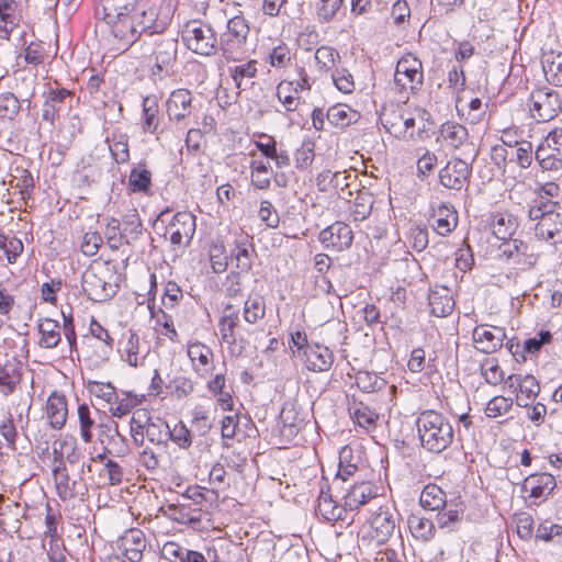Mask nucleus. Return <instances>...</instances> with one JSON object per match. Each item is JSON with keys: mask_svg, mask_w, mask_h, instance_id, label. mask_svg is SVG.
Here are the masks:
<instances>
[{"mask_svg": "<svg viewBox=\"0 0 562 562\" xmlns=\"http://www.w3.org/2000/svg\"><path fill=\"white\" fill-rule=\"evenodd\" d=\"M102 21L110 34L121 43L117 49H125L135 43L134 13L138 0H100Z\"/></svg>", "mask_w": 562, "mask_h": 562, "instance_id": "nucleus-1", "label": "nucleus"}, {"mask_svg": "<svg viewBox=\"0 0 562 562\" xmlns=\"http://www.w3.org/2000/svg\"><path fill=\"white\" fill-rule=\"evenodd\" d=\"M416 426L420 445L429 452L440 453L453 442V427L441 413L431 409L422 412Z\"/></svg>", "mask_w": 562, "mask_h": 562, "instance_id": "nucleus-2", "label": "nucleus"}, {"mask_svg": "<svg viewBox=\"0 0 562 562\" xmlns=\"http://www.w3.org/2000/svg\"><path fill=\"white\" fill-rule=\"evenodd\" d=\"M528 218L537 222L535 236L551 245L562 244V212L558 202L535 200L528 210Z\"/></svg>", "mask_w": 562, "mask_h": 562, "instance_id": "nucleus-3", "label": "nucleus"}, {"mask_svg": "<svg viewBox=\"0 0 562 562\" xmlns=\"http://www.w3.org/2000/svg\"><path fill=\"white\" fill-rule=\"evenodd\" d=\"M131 435L138 447L144 445L145 438L154 445L167 446L168 424L159 418H153L147 409H136L131 418Z\"/></svg>", "mask_w": 562, "mask_h": 562, "instance_id": "nucleus-4", "label": "nucleus"}, {"mask_svg": "<svg viewBox=\"0 0 562 562\" xmlns=\"http://www.w3.org/2000/svg\"><path fill=\"white\" fill-rule=\"evenodd\" d=\"M113 273L106 263L90 265L82 273L81 288L93 302H105L116 294Z\"/></svg>", "mask_w": 562, "mask_h": 562, "instance_id": "nucleus-5", "label": "nucleus"}, {"mask_svg": "<svg viewBox=\"0 0 562 562\" xmlns=\"http://www.w3.org/2000/svg\"><path fill=\"white\" fill-rule=\"evenodd\" d=\"M249 25L241 15H234L226 22V30L220 35V49L227 61H238L246 53Z\"/></svg>", "mask_w": 562, "mask_h": 562, "instance_id": "nucleus-6", "label": "nucleus"}, {"mask_svg": "<svg viewBox=\"0 0 562 562\" xmlns=\"http://www.w3.org/2000/svg\"><path fill=\"white\" fill-rule=\"evenodd\" d=\"M182 38L192 52L203 55H215L220 45L211 25L199 20L189 21L182 30Z\"/></svg>", "mask_w": 562, "mask_h": 562, "instance_id": "nucleus-7", "label": "nucleus"}, {"mask_svg": "<svg viewBox=\"0 0 562 562\" xmlns=\"http://www.w3.org/2000/svg\"><path fill=\"white\" fill-rule=\"evenodd\" d=\"M172 5L168 1L161 4L159 12L155 9L148 8L143 9L140 12L136 10L134 13V29H135V42L140 37L143 33L149 32V36L153 38L155 34L161 33L171 21Z\"/></svg>", "mask_w": 562, "mask_h": 562, "instance_id": "nucleus-8", "label": "nucleus"}, {"mask_svg": "<svg viewBox=\"0 0 562 562\" xmlns=\"http://www.w3.org/2000/svg\"><path fill=\"white\" fill-rule=\"evenodd\" d=\"M150 44L155 46L151 76L164 79L172 75L177 64L178 41L170 36L158 35L153 37Z\"/></svg>", "mask_w": 562, "mask_h": 562, "instance_id": "nucleus-9", "label": "nucleus"}, {"mask_svg": "<svg viewBox=\"0 0 562 562\" xmlns=\"http://www.w3.org/2000/svg\"><path fill=\"white\" fill-rule=\"evenodd\" d=\"M195 216L191 212H178L165 227L164 238L170 241L173 251L191 244L195 234Z\"/></svg>", "mask_w": 562, "mask_h": 562, "instance_id": "nucleus-10", "label": "nucleus"}, {"mask_svg": "<svg viewBox=\"0 0 562 562\" xmlns=\"http://www.w3.org/2000/svg\"><path fill=\"white\" fill-rule=\"evenodd\" d=\"M535 159L544 171L562 170V128H554L539 143Z\"/></svg>", "mask_w": 562, "mask_h": 562, "instance_id": "nucleus-11", "label": "nucleus"}, {"mask_svg": "<svg viewBox=\"0 0 562 562\" xmlns=\"http://www.w3.org/2000/svg\"><path fill=\"white\" fill-rule=\"evenodd\" d=\"M424 82L423 64L415 55L407 53L403 55L395 68L394 85L402 91L419 90Z\"/></svg>", "mask_w": 562, "mask_h": 562, "instance_id": "nucleus-12", "label": "nucleus"}, {"mask_svg": "<svg viewBox=\"0 0 562 562\" xmlns=\"http://www.w3.org/2000/svg\"><path fill=\"white\" fill-rule=\"evenodd\" d=\"M54 467H53V480L58 497L66 502L70 501L78 495H83L87 491L85 482L71 480L68 469L63 460L64 451H58V448L54 449Z\"/></svg>", "mask_w": 562, "mask_h": 562, "instance_id": "nucleus-13", "label": "nucleus"}, {"mask_svg": "<svg viewBox=\"0 0 562 562\" xmlns=\"http://www.w3.org/2000/svg\"><path fill=\"white\" fill-rule=\"evenodd\" d=\"M528 106L531 116L537 122H549L561 110L560 95L551 88H538L530 93Z\"/></svg>", "mask_w": 562, "mask_h": 562, "instance_id": "nucleus-14", "label": "nucleus"}, {"mask_svg": "<svg viewBox=\"0 0 562 562\" xmlns=\"http://www.w3.org/2000/svg\"><path fill=\"white\" fill-rule=\"evenodd\" d=\"M193 94L188 89L173 90L166 101V113L171 124L184 130L190 124V119L195 112Z\"/></svg>", "mask_w": 562, "mask_h": 562, "instance_id": "nucleus-15", "label": "nucleus"}, {"mask_svg": "<svg viewBox=\"0 0 562 562\" xmlns=\"http://www.w3.org/2000/svg\"><path fill=\"white\" fill-rule=\"evenodd\" d=\"M142 106L143 131L145 133L156 135V139L158 142H161L162 144H166L167 146H178L181 140L180 136H177V142H173V138H171V131L167 128H159L160 109L157 97L147 95L146 98H144Z\"/></svg>", "mask_w": 562, "mask_h": 562, "instance_id": "nucleus-16", "label": "nucleus"}, {"mask_svg": "<svg viewBox=\"0 0 562 562\" xmlns=\"http://www.w3.org/2000/svg\"><path fill=\"white\" fill-rule=\"evenodd\" d=\"M504 389L516 394V404L528 407L540 392V384L531 374H510L505 380Z\"/></svg>", "mask_w": 562, "mask_h": 562, "instance_id": "nucleus-17", "label": "nucleus"}, {"mask_svg": "<svg viewBox=\"0 0 562 562\" xmlns=\"http://www.w3.org/2000/svg\"><path fill=\"white\" fill-rule=\"evenodd\" d=\"M114 548L130 562H140L147 548V539L143 530L130 528L115 540Z\"/></svg>", "mask_w": 562, "mask_h": 562, "instance_id": "nucleus-18", "label": "nucleus"}, {"mask_svg": "<svg viewBox=\"0 0 562 562\" xmlns=\"http://www.w3.org/2000/svg\"><path fill=\"white\" fill-rule=\"evenodd\" d=\"M240 330L239 312L235 310L233 305L227 304L218 319V331L222 342L229 347L238 345L240 349H243L246 344V338Z\"/></svg>", "mask_w": 562, "mask_h": 562, "instance_id": "nucleus-19", "label": "nucleus"}, {"mask_svg": "<svg viewBox=\"0 0 562 562\" xmlns=\"http://www.w3.org/2000/svg\"><path fill=\"white\" fill-rule=\"evenodd\" d=\"M555 486L557 481L552 474L535 473L525 479L521 490L533 499L530 505L538 506L548 498Z\"/></svg>", "mask_w": 562, "mask_h": 562, "instance_id": "nucleus-20", "label": "nucleus"}, {"mask_svg": "<svg viewBox=\"0 0 562 562\" xmlns=\"http://www.w3.org/2000/svg\"><path fill=\"white\" fill-rule=\"evenodd\" d=\"M318 239L324 248L342 251L351 246L353 233L346 223L335 222L319 233Z\"/></svg>", "mask_w": 562, "mask_h": 562, "instance_id": "nucleus-21", "label": "nucleus"}, {"mask_svg": "<svg viewBox=\"0 0 562 562\" xmlns=\"http://www.w3.org/2000/svg\"><path fill=\"white\" fill-rule=\"evenodd\" d=\"M45 101L43 104L42 119L53 124L67 109L71 106V92L65 88H49L44 93Z\"/></svg>", "mask_w": 562, "mask_h": 562, "instance_id": "nucleus-22", "label": "nucleus"}, {"mask_svg": "<svg viewBox=\"0 0 562 562\" xmlns=\"http://www.w3.org/2000/svg\"><path fill=\"white\" fill-rule=\"evenodd\" d=\"M471 175V165L460 158L449 160L440 170V183L449 189L461 190Z\"/></svg>", "mask_w": 562, "mask_h": 562, "instance_id": "nucleus-23", "label": "nucleus"}, {"mask_svg": "<svg viewBox=\"0 0 562 562\" xmlns=\"http://www.w3.org/2000/svg\"><path fill=\"white\" fill-rule=\"evenodd\" d=\"M302 359L306 369L314 372H325L330 369L334 362L333 351L323 345L312 344L306 346Z\"/></svg>", "mask_w": 562, "mask_h": 562, "instance_id": "nucleus-24", "label": "nucleus"}, {"mask_svg": "<svg viewBox=\"0 0 562 562\" xmlns=\"http://www.w3.org/2000/svg\"><path fill=\"white\" fill-rule=\"evenodd\" d=\"M188 357L191 360L192 368L201 378H206L211 374L214 362L212 349L202 342H192L188 346Z\"/></svg>", "mask_w": 562, "mask_h": 562, "instance_id": "nucleus-25", "label": "nucleus"}, {"mask_svg": "<svg viewBox=\"0 0 562 562\" xmlns=\"http://www.w3.org/2000/svg\"><path fill=\"white\" fill-rule=\"evenodd\" d=\"M506 338L504 328L493 327L487 329L485 325L476 326L473 330V341L477 344V349L484 353H492L503 346Z\"/></svg>", "mask_w": 562, "mask_h": 562, "instance_id": "nucleus-26", "label": "nucleus"}, {"mask_svg": "<svg viewBox=\"0 0 562 562\" xmlns=\"http://www.w3.org/2000/svg\"><path fill=\"white\" fill-rule=\"evenodd\" d=\"M396 526V517L387 507H380L371 520L372 538L378 543L386 542L393 535Z\"/></svg>", "mask_w": 562, "mask_h": 562, "instance_id": "nucleus-27", "label": "nucleus"}, {"mask_svg": "<svg viewBox=\"0 0 562 562\" xmlns=\"http://www.w3.org/2000/svg\"><path fill=\"white\" fill-rule=\"evenodd\" d=\"M431 221L435 232L440 236H447L458 225V213L452 205L441 203L434 209Z\"/></svg>", "mask_w": 562, "mask_h": 562, "instance_id": "nucleus-28", "label": "nucleus"}, {"mask_svg": "<svg viewBox=\"0 0 562 562\" xmlns=\"http://www.w3.org/2000/svg\"><path fill=\"white\" fill-rule=\"evenodd\" d=\"M22 364L15 358L5 359L0 362V392L4 395L14 392L21 381Z\"/></svg>", "mask_w": 562, "mask_h": 562, "instance_id": "nucleus-29", "label": "nucleus"}, {"mask_svg": "<svg viewBox=\"0 0 562 562\" xmlns=\"http://www.w3.org/2000/svg\"><path fill=\"white\" fill-rule=\"evenodd\" d=\"M167 515L179 524L196 526L202 521L203 512L200 507L192 506L188 502L169 504L167 506Z\"/></svg>", "mask_w": 562, "mask_h": 562, "instance_id": "nucleus-30", "label": "nucleus"}, {"mask_svg": "<svg viewBox=\"0 0 562 562\" xmlns=\"http://www.w3.org/2000/svg\"><path fill=\"white\" fill-rule=\"evenodd\" d=\"M431 314L437 317H445L451 314L454 307L452 292L447 286H435L428 295Z\"/></svg>", "mask_w": 562, "mask_h": 562, "instance_id": "nucleus-31", "label": "nucleus"}, {"mask_svg": "<svg viewBox=\"0 0 562 562\" xmlns=\"http://www.w3.org/2000/svg\"><path fill=\"white\" fill-rule=\"evenodd\" d=\"M376 496V488L371 482H360L355 484L345 496V508L349 510L358 509Z\"/></svg>", "mask_w": 562, "mask_h": 562, "instance_id": "nucleus-32", "label": "nucleus"}, {"mask_svg": "<svg viewBox=\"0 0 562 562\" xmlns=\"http://www.w3.org/2000/svg\"><path fill=\"white\" fill-rule=\"evenodd\" d=\"M19 3L14 0H0V37L9 40L20 22Z\"/></svg>", "mask_w": 562, "mask_h": 562, "instance_id": "nucleus-33", "label": "nucleus"}, {"mask_svg": "<svg viewBox=\"0 0 562 562\" xmlns=\"http://www.w3.org/2000/svg\"><path fill=\"white\" fill-rule=\"evenodd\" d=\"M46 414L50 426L60 429L67 419V401L63 394L53 392L46 403Z\"/></svg>", "mask_w": 562, "mask_h": 562, "instance_id": "nucleus-34", "label": "nucleus"}, {"mask_svg": "<svg viewBox=\"0 0 562 562\" xmlns=\"http://www.w3.org/2000/svg\"><path fill=\"white\" fill-rule=\"evenodd\" d=\"M121 353L123 359L131 367L142 366L147 351L140 348L139 337L136 333L128 330V333L124 336V341L122 342Z\"/></svg>", "mask_w": 562, "mask_h": 562, "instance_id": "nucleus-35", "label": "nucleus"}, {"mask_svg": "<svg viewBox=\"0 0 562 562\" xmlns=\"http://www.w3.org/2000/svg\"><path fill=\"white\" fill-rule=\"evenodd\" d=\"M38 333L41 335L38 345L45 349H53L61 340L60 325L57 321L45 317L38 321Z\"/></svg>", "mask_w": 562, "mask_h": 562, "instance_id": "nucleus-36", "label": "nucleus"}, {"mask_svg": "<svg viewBox=\"0 0 562 562\" xmlns=\"http://www.w3.org/2000/svg\"><path fill=\"white\" fill-rule=\"evenodd\" d=\"M541 63L547 81L557 87L562 86V53L547 52Z\"/></svg>", "mask_w": 562, "mask_h": 562, "instance_id": "nucleus-37", "label": "nucleus"}, {"mask_svg": "<svg viewBox=\"0 0 562 562\" xmlns=\"http://www.w3.org/2000/svg\"><path fill=\"white\" fill-rule=\"evenodd\" d=\"M360 114L347 104H335L326 113V119L335 127L345 128L358 122Z\"/></svg>", "mask_w": 562, "mask_h": 562, "instance_id": "nucleus-38", "label": "nucleus"}, {"mask_svg": "<svg viewBox=\"0 0 562 562\" xmlns=\"http://www.w3.org/2000/svg\"><path fill=\"white\" fill-rule=\"evenodd\" d=\"M440 135L445 143L458 149L469 142V132L465 126L456 122H446L440 127Z\"/></svg>", "mask_w": 562, "mask_h": 562, "instance_id": "nucleus-39", "label": "nucleus"}, {"mask_svg": "<svg viewBox=\"0 0 562 562\" xmlns=\"http://www.w3.org/2000/svg\"><path fill=\"white\" fill-rule=\"evenodd\" d=\"M346 510L345 506L340 507L336 504L328 491L321 490L317 499V512L324 519L327 521L342 520V514Z\"/></svg>", "mask_w": 562, "mask_h": 562, "instance_id": "nucleus-40", "label": "nucleus"}, {"mask_svg": "<svg viewBox=\"0 0 562 562\" xmlns=\"http://www.w3.org/2000/svg\"><path fill=\"white\" fill-rule=\"evenodd\" d=\"M420 506L428 510H440L447 506L446 493L436 484L424 487L419 497Z\"/></svg>", "mask_w": 562, "mask_h": 562, "instance_id": "nucleus-41", "label": "nucleus"}, {"mask_svg": "<svg viewBox=\"0 0 562 562\" xmlns=\"http://www.w3.org/2000/svg\"><path fill=\"white\" fill-rule=\"evenodd\" d=\"M266 315V302L262 295L250 293L244 303L243 317L248 324H256Z\"/></svg>", "mask_w": 562, "mask_h": 562, "instance_id": "nucleus-42", "label": "nucleus"}, {"mask_svg": "<svg viewBox=\"0 0 562 562\" xmlns=\"http://www.w3.org/2000/svg\"><path fill=\"white\" fill-rule=\"evenodd\" d=\"M394 116L398 119V122H392L390 117L383 120L384 127L395 137L412 139L414 138L415 120L413 117H404L400 113H394Z\"/></svg>", "mask_w": 562, "mask_h": 562, "instance_id": "nucleus-43", "label": "nucleus"}, {"mask_svg": "<svg viewBox=\"0 0 562 562\" xmlns=\"http://www.w3.org/2000/svg\"><path fill=\"white\" fill-rule=\"evenodd\" d=\"M456 108L459 115L465 116V121L470 124H477L485 114L482 100L479 98H473L469 102L459 98Z\"/></svg>", "mask_w": 562, "mask_h": 562, "instance_id": "nucleus-44", "label": "nucleus"}, {"mask_svg": "<svg viewBox=\"0 0 562 562\" xmlns=\"http://www.w3.org/2000/svg\"><path fill=\"white\" fill-rule=\"evenodd\" d=\"M266 139L267 142H256V147L260 150V153L265 157L272 159L278 168L289 167L290 157L288 153L285 150L277 149V142L273 137L266 136Z\"/></svg>", "mask_w": 562, "mask_h": 562, "instance_id": "nucleus-45", "label": "nucleus"}, {"mask_svg": "<svg viewBox=\"0 0 562 562\" xmlns=\"http://www.w3.org/2000/svg\"><path fill=\"white\" fill-rule=\"evenodd\" d=\"M517 220L509 213H498L492 223L494 236L499 240L509 239L517 229Z\"/></svg>", "mask_w": 562, "mask_h": 562, "instance_id": "nucleus-46", "label": "nucleus"}, {"mask_svg": "<svg viewBox=\"0 0 562 562\" xmlns=\"http://www.w3.org/2000/svg\"><path fill=\"white\" fill-rule=\"evenodd\" d=\"M151 187V172L145 165H138L131 170L128 176V189L132 192H139L144 194L150 193Z\"/></svg>", "mask_w": 562, "mask_h": 562, "instance_id": "nucleus-47", "label": "nucleus"}, {"mask_svg": "<svg viewBox=\"0 0 562 562\" xmlns=\"http://www.w3.org/2000/svg\"><path fill=\"white\" fill-rule=\"evenodd\" d=\"M535 159V150L531 142H520L517 146L508 148L509 164L515 162L521 169H528Z\"/></svg>", "mask_w": 562, "mask_h": 562, "instance_id": "nucleus-48", "label": "nucleus"}, {"mask_svg": "<svg viewBox=\"0 0 562 562\" xmlns=\"http://www.w3.org/2000/svg\"><path fill=\"white\" fill-rule=\"evenodd\" d=\"M252 252L254 246L245 238L238 241L235 248L232 251V257L236 261V268L239 269L240 272H247L252 267Z\"/></svg>", "mask_w": 562, "mask_h": 562, "instance_id": "nucleus-49", "label": "nucleus"}, {"mask_svg": "<svg viewBox=\"0 0 562 562\" xmlns=\"http://www.w3.org/2000/svg\"><path fill=\"white\" fill-rule=\"evenodd\" d=\"M277 97L285 111H295L297 109L300 97L297 87H294V81H281L277 87Z\"/></svg>", "mask_w": 562, "mask_h": 562, "instance_id": "nucleus-50", "label": "nucleus"}, {"mask_svg": "<svg viewBox=\"0 0 562 562\" xmlns=\"http://www.w3.org/2000/svg\"><path fill=\"white\" fill-rule=\"evenodd\" d=\"M349 412L355 423L366 430H370L375 427L378 414L370 407L363 405L362 403L353 404L349 408Z\"/></svg>", "mask_w": 562, "mask_h": 562, "instance_id": "nucleus-51", "label": "nucleus"}, {"mask_svg": "<svg viewBox=\"0 0 562 562\" xmlns=\"http://www.w3.org/2000/svg\"><path fill=\"white\" fill-rule=\"evenodd\" d=\"M480 371L485 382L490 385L496 386L502 382L505 383V372L499 367L498 361L495 358L485 359L481 363Z\"/></svg>", "mask_w": 562, "mask_h": 562, "instance_id": "nucleus-52", "label": "nucleus"}, {"mask_svg": "<svg viewBox=\"0 0 562 562\" xmlns=\"http://www.w3.org/2000/svg\"><path fill=\"white\" fill-rule=\"evenodd\" d=\"M140 403V400L137 395H132L128 393H123L120 397L116 394V398H113L112 403H110V413L113 417H123L131 413V411Z\"/></svg>", "mask_w": 562, "mask_h": 562, "instance_id": "nucleus-53", "label": "nucleus"}, {"mask_svg": "<svg viewBox=\"0 0 562 562\" xmlns=\"http://www.w3.org/2000/svg\"><path fill=\"white\" fill-rule=\"evenodd\" d=\"M209 257L212 270L215 273H222L227 269L228 257L225 246L221 240H214L210 245Z\"/></svg>", "mask_w": 562, "mask_h": 562, "instance_id": "nucleus-54", "label": "nucleus"}, {"mask_svg": "<svg viewBox=\"0 0 562 562\" xmlns=\"http://www.w3.org/2000/svg\"><path fill=\"white\" fill-rule=\"evenodd\" d=\"M356 384L362 392L372 393L384 389L386 381L375 373L361 371L356 375Z\"/></svg>", "mask_w": 562, "mask_h": 562, "instance_id": "nucleus-55", "label": "nucleus"}, {"mask_svg": "<svg viewBox=\"0 0 562 562\" xmlns=\"http://www.w3.org/2000/svg\"><path fill=\"white\" fill-rule=\"evenodd\" d=\"M23 248L21 239L13 235H7L3 232H0V249L5 254L9 263H14L16 261V258L22 254Z\"/></svg>", "mask_w": 562, "mask_h": 562, "instance_id": "nucleus-56", "label": "nucleus"}, {"mask_svg": "<svg viewBox=\"0 0 562 562\" xmlns=\"http://www.w3.org/2000/svg\"><path fill=\"white\" fill-rule=\"evenodd\" d=\"M446 510L438 513L436 522L440 528H450L456 522L460 521L461 514L463 513L462 504L447 503Z\"/></svg>", "mask_w": 562, "mask_h": 562, "instance_id": "nucleus-57", "label": "nucleus"}, {"mask_svg": "<svg viewBox=\"0 0 562 562\" xmlns=\"http://www.w3.org/2000/svg\"><path fill=\"white\" fill-rule=\"evenodd\" d=\"M257 72V60L254 59L229 68L231 77L238 89L241 88L244 79H252Z\"/></svg>", "mask_w": 562, "mask_h": 562, "instance_id": "nucleus-58", "label": "nucleus"}, {"mask_svg": "<svg viewBox=\"0 0 562 562\" xmlns=\"http://www.w3.org/2000/svg\"><path fill=\"white\" fill-rule=\"evenodd\" d=\"M168 441L171 440L180 449H188L192 445V435L183 422H178L172 428L168 426Z\"/></svg>", "mask_w": 562, "mask_h": 562, "instance_id": "nucleus-59", "label": "nucleus"}, {"mask_svg": "<svg viewBox=\"0 0 562 562\" xmlns=\"http://www.w3.org/2000/svg\"><path fill=\"white\" fill-rule=\"evenodd\" d=\"M408 526L414 537L428 540L434 536V522L424 517L412 516L408 519Z\"/></svg>", "mask_w": 562, "mask_h": 562, "instance_id": "nucleus-60", "label": "nucleus"}, {"mask_svg": "<svg viewBox=\"0 0 562 562\" xmlns=\"http://www.w3.org/2000/svg\"><path fill=\"white\" fill-rule=\"evenodd\" d=\"M513 400L503 395L491 398L485 406V415L490 418H497L507 414L513 408Z\"/></svg>", "mask_w": 562, "mask_h": 562, "instance_id": "nucleus-61", "label": "nucleus"}, {"mask_svg": "<svg viewBox=\"0 0 562 562\" xmlns=\"http://www.w3.org/2000/svg\"><path fill=\"white\" fill-rule=\"evenodd\" d=\"M77 413L80 426V436L86 443H89L92 441V428L95 424L94 419L91 417V411L87 404H80Z\"/></svg>", "mask_w": 562, "mask_h": 562, "instance_id": "nucleus-62", "label": "nucleus"}, {"mask_svg": "<svg viewBox=\"0 0 562 562\" xmlns=\"http://www.w3.org/2000/svg\"><path fill=\"white\" fill-rule=\"evenodd\" d=\"M372 196L368 193H359L353 202L351 216L353 221L360 222L366 220L372 211Z\"/></svg>", "mask_w": 562, "mask_h": 562, "instance_id": "nucleus-63", "label": "nucleus"}, {"mask_svg": "<svg viewBox=\"0 0 562 562\" xmlns=\"http://www.w3.org/2000/svg\"><path fill=\"white\" fill-rule=\"evenodd\" d=\"M358 469V465L352 460V449L349 446H345L339 452V463H338V476H340L344 481L347 477L353 475Z\"/></svg>", "mask_w": 562, "mask_h": 562, "instance_id": "nucleus-64", "label": "nucleus"}]
</instances>
